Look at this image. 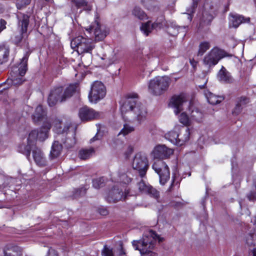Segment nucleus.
I'll return each mask as SVG.
<instances>
[{
  "label": "nucleus",
  "mask_w": 256,
  "mask_h": 256,
  "mask_svg": "<svg viewBox=\"0 0 256 256\" xmlns=\"http://www.w3.org/2000/svg\"><path fill=\"white\" fill-rule=\"evenodd\" d=\"M120 110L122 114L128 112H132L140 122L145 120L147 114L146 106L139 101L138 96L136 93H130L126 96Z\"/></svg>",
  "instance_id": "f257e3e1"
},
{
  "label": "nucleus",
  "mask_w": 256,
  "mask_h": 256,
  "mask_svg": "<svg viewBox=\"0 0 256 256\" xmlns=\"http://www.w3.org/2000/svg\"><path fill=\"white\" fill-rule=\"evenodd\" d=\"M157 239L159 242L162 241V238L154 231L150 230L148 234L144 236L142 238L134 240L132 245L136 250H140L143 256H158L156 253L152 251Z\"/></svg>",
  "instance_id": "f03ea898"
},
{
  "label": "nucleus",
  "mask_w": 256,
  "mask_h": 256,
  "mask_svg": "<svg viewBox=\"0 0 256 256\" xmlns=\"http://www.w3.org/2000/svg\"><path fill=\"white\" fill-rule=\"evenodd\" d=\"M171 80L166 76L156 77L151 80L148 83V92L154 96H160L168 88Z\"/></svg>",
  "instance_id": "7ed1b4c3"
},
{
  "label": "nucleus",
  "mask_w": 256,
  "mask_h": 256,
  "mask_svg": "<svg viewBox=\"0 0 256 256\" xmlns=\"http://www.w3.org/2000/svg\"><path fill=\"white\" fill-rule=\"evenodd\" d=\"M29 55L28 52H26L21 60L20 66L18 70L16 72H13L11 74L10 80L12 85L18 86L21 85L25 81L24 76L28 70V60Z\"/></svg>",
  "instance_id": "20e7f679"
},
{
  "label": "nucleus",
  "mask_w": 256,
  "mask_h": 256,
  "mask_svg": "<svg viewBox=\"0 0 256 256\" xmlns=\"http://www.w3.org/2000/svg\"><path fill=\"white\" fill-rule=\"evenodd\" d=\"M71 46L73 48H77L78 53L91 52L95 46L92 39L86 38L82 36H78L71 42Z\"/></svg>",
  "instance_id": "39448f33"
},
{
  "label": "nucleus",
  "mask_w": 256,
  "mask_h": 256,
  "mask_svg": "<svg viewBox=\"0 0 256 256\" xmlns=\"http://www.w3.org/2000/svg\"><path fill=\"white\" fill-rule=\"evenodd\" d=\"M152 168L158 175L160 184L164 185L170 178V171L166 164L161 160H154Z\"/></svg>",
  "instance_id": "423d86ee"
},
{
  "label": "nucleus",
  "mask_w": 256,
  "mask_h": 256,
  "mask_svg": "<svg viewBox=\"0 0 256 256\" xmlns=\"http://www.w3.org/2000/svg\"><path fill=\"white\" fill-rule=\"evenodd\" d=\"M132 166L133 168L138 172L140 177L144 178L149 167L146 155L142 152L136 154L133 159Z\"/></svg>",
  "instance_id": "0eeeda50"
},
{
  "label": "nucleus",
  "mask_w": 256,
  "mask_h": 256,
  "mask_svg": "<svg viewBox=\"0 0 256 256\" xmlns=\"http://www.w3.org/2000/svg\"><path fill=\"white\" fill-rule=\"evenodd\" d=\"M224 50L218 48H214L204 56L203 62L209 68L216 65L219 60L225 56H232Z\"/></svg>",
  "instance_id": "6e6552de"
},
{
  "label": "nucleus",
  "mask_w": 256,
  "mask_h": 256,
  "mask_svg": "<svg viewBox=\"0 0 256 256\" xmlns=\"http://www.w3.org/2000/svg\"><path fill=\"white\" fill-rule=\"evenodd\" d=\"M17 18L18 20V26L20 28V33L14 36V38H12V40L14 44L18 46L22 42L24 34L27 32L28 26L30 22V16L27 14L20 13L18 14Z\"/></svg>",
  "instance_id": "1a4fd4ad"
},
{
  "label": "nucleus",
  "mask_w": 256,
  "mask_h": 256,
  "mask_svg": "<svg viewBox=\"0 0 256 256\" xmlns=\"http://www.w3.org/2000/svg\"><path fill=\"white\" fill-rule=\"evenodd\" d=\"M106 88L104 84L100 81H95L91 86L88 98L92 102H96L106 96Z\"/></svg>",
  "instance_id": "9d476101"
},
{
  "label": "nucleus",
  "mask_w": 256,
  "mask_h": 256,
  "mask_svg": "<svg viewBox=\"0 0 256 256\" xmlns=\"http://www.w3.org/2000/svg\"><path fill=\"white\" fill-rule=\"evenodd\" d=\"M170 104L174 108V112L176 114H178L183 110L185 105H186L189 109H190L191 105V102H188V100L184 94L174 96L171 98Z\"/></svg>",
  "instance_id": "9b49d317"
},
{
  "label": "nucleus",
  "mask_w": 256,
  "mask_h": 256,
  "mask_svg": "<svg viewBox=\"0 0 256 256\" xmlns=\"http://www.w3.org/2000/svg\"><path fill=\"white\" fill-rule=\"evenodd\" d=\"M87 30L90 32L94 30L96 40H104L107 35V32L105 30L104 26L101 25L100 18L98 14L96 15L94 22L92 23Z\"/></svg>",
  "instance_id": "f8f14e48"
},
{
  "label": "nucleus",
  "mask_w": 256,
  "mask_h": 256,
  "mask_svg": "<svg viewBox=\"0 0 256 256\" xmlns=\"http://www.w3.org/2000/svg\"><path fill=\"white\" fill-rule=\"evenodd\" d=\"M50 128V124H48L46 128H41L39 131L36 130H32L29 134L28 142L34 146L37 139H38L40 141H44L48 137L47 132Z\"/></svg>",
  "instance_id": "ddd939ff"
},
{
  "label": "nucleus",
  "mask_w": 256,
  "mask_h": 256,
  "mask_svg": "<svg viewBox=\"0 0 256 256\" xmlns=\"http://www.w3.org/2000/svg\"><path fill=\"white\" fill-rule=\"evenodd\" d=\"M78 115L82 121H89L98 118L101 114L92 108L84 106L80 108Z\"/></svg>",
  "instance_id": "4468645a"
},
{
  "label": "nucleus",
  "mask_w": 256,
  "mask_h": 256,
  "mask_svg": "<svg viewBox=\"0 0 256 256\" xmlns=\"http://www.w3.org/2000/svg\"><path fill=\"white\" fill-rule=\"evenodd\" d=\"M128 194V190H126L125 191L124 194L121 189L114 186L110 190L107 196V200L109 202H116L122 199L125 200Z\"/></svg>",
  "instance_id": "2eb2a0df"
},
{
  "label": "nucleus",
  "mask_w": 256,
  "mask_h": 256,
  "mask_svg": "<svg viewBox=\"0 0 256 256\" xmlns=\"http://www.w3.org/2000/svg\"><path fill=\"white\" fill-rule=\"evenodd\" d=\"M63 88L58 86L52 89L48 95V102L50 106H55L58 102H64L62 100L63 97Z\"/></svg>",
  "instance_id": "dca6fc26"
},
{
  "label": "nucleus",
  "mask_w": 256,
  "mask_h": 256,
  "mask_svg": "<svg viewBox=\"0 0 256 256\" xmlns=\"http://www.w3.org/2000/svg\"><path fill=\"white\" fill-rule=\"evenodd\" d=\"M173 152L172 149L169 148L164 145H159L154 148L152 154L155 160H156L168 158Z\"/></svg>",
  "instance_id": "f3484780"
},
{
  "label": "nucleus",
  "mask_w": 256,
  "mask_h": 256,
  "mask_svg": "<svg viewBox=\"0 0 256 256\" xmlns=\"http://www.w3.org/2000/svg\"><path fill=\"white\" fill-rule=\"evenodd\" d=\"M164 25V18L163 16H161L160 20H157L152 24H151V22L150 21H148L144 24H142L140 27V30L144 34L148 36L154 28H160Z\"/></svg>",
  "instance_id": "a211bd4d"
},
{
  "label": "nucleus",
  "mask_w": 256,
  "mask_h": 256,
  "mask_svg": "<svg viewBox=\"0 0 256 256\" xmlns=\"http://www.w3.org/2000/svg\"><path fill=\"white\" fill-rule=\"evenodd\" d=\"M32 156L36 164L41 167L46 166V160L42 151L38 148L32 150Z\"/></svg>",
  "instance_id": "6ab92c4d"
},
{
  "label": "nucleus",
  "mask_w": 256,
  "mask_h": 256,
  "mask_svg": "<svg viewBox=\"0 0 256 256\" xmlns=\"http://www.w3.org/2000/svg\"><path fill=\"white\" fill-rule=\"evenodd\" d=\"M46 116V110L42 105L38 106L32 114V120L36 124H38L40 122L44 120Z\"/></svg>",
  "instance_id": "aec40b11"
},
{
  "label": "nucleus",
  "mask_w": 256,
  "mask_h": 256,
  "mask_svg": "<svg viewBox=\"0 0 256 256\" xmlns=\"http://www.w3.org/2000/svg\"><path fill=\"white\" fill-rule=\"evenodd\" d=\"M230 24L234 28H238L242 23H248L250 22V18H245L241 15L238 14H230Z\"/></svg>",
  "instance_id": "412c9836"
},
{
  "label": "nucleus",
  "mask_w": 256,
  "mask_h": 256,
  "mask_svg": "<svg viewBox=\"0 0 256 256\" xmlns=\"http://www.w3.org/2000/svg\"><path fill=\"white\" fill-rule=\"evenodd\" d=\"M80 90L79 84L78 82L70 84L65 90H63V97L62 100L66 101L68 98L72 97L73 94Z\"/></svg>",
  "instance_id": "4be33fe9"
},
{
  "label": "nucleus",
  "mask_w": 256,
  "mask_h": 256,
  "mask_svg": "<svg viewBox=\"0 0 256 256\" xmlns=\"http://www.w3.org/2000/svg\"><path fill=\"white\" fill-rule=\"evenodd\" d=\"M218 76L220 81L224 83L230 84L234 82V79L230 73L224 66H222V69L219 71Z\"/></svg>",
  "instance_id": "5701e85b"
},
{
  "label": "nucleus",
  "mask_w": 256,
  "mask_h": 256,
  "mask_svg": "<svg viewBox=\"0 0 256 256\" xmlns=\"http://www.w3.org/2000/svg\"><path fill=\"white\" fill-rule=\"evenodd\" d=\"M22 249L18 246H12L7 248V250H4L0 256H22Z\"/></svg>",
  "instance_id": "b1692460"
},
{
  "label": "nucleus",
  "mask_w": 256,
  "mask_h": 256,
  "mask_svg": "<svg viewBox=\"0 0 256 256\" xmlns=\"http://www.w3.org/2000/svg\"><path fill=\"white\" fill-rule=\"evenodd\" d=\"M62 150V146L58 140H56L53 143L50 152V158L52 160L58 157Z\"/></svg>",
  "instance_id": "393cba45"
},
{
  "label": "nucleus",
  "mask_w": 256,
  "mask_h": 256,
  "mask_svg": "<svg viewBox=\"0 0 256 256\" xmlns=\"http://www.w3.org/2000/svg\"><path fill=\"white\" fill-rule=\"evenodd\" d=\"M178 145L182 146L189 140L190 132L188 128H183L178 132Z\"/></svg>",
  "instance_id": "a878e982"
},
{
  "label": "nucleus",
  "mask_w": 256,
  "mask_h": 256,
  "mask_svg": "<svg viewBox=\"0 0 256 256\" xmlns=\"http://www.w3.org/2000/svg\"><path fill=\"white\" fill-rule=\"evenodd\" d=\"M10 55V48L4 44L0 45V64L8 61Z\"/></svg>",
  "instance_id": "bb28decb"
},
{
  "label": "nucleus",
  "mask_w": 256,
  "mask_h": 256,
  "mask_svg": "<svg viewBox=\"0 0 256 256\" xmlns=\"http://www.w3.org/2000/svg\"><path fill=\"white\" fill-rule=\"evenodd\" d=\"M218 0H206L205 10L209 13L215 14L218 8Z\"/></svg>",
  "instance_id": "cd10ccee"
},
{
  "label": "nucleus",
  "mask_w": 256,
  "mask_h": 256,
  "mask_svg": "<svg viewBox=\"0 0 256 256\" xmlns=\"http://www.w3.org/2000/svg\"><path fill=\"white\" fill-rule=\"evenodd\" d=\"M214 18V16L212 14L209 13L208 11L204 10L203 12L202 18L200 21V26L202 27L204 26L210 25Z\"/></svg>",
  "instance_id": "c85d7f7f"
},
{
  "label": "nucleus",
  "mask_w": 256,
  "mask_h": 256,
  "mask_svg": "<svg viewBox=\"0 0 256 256\" xmlns=\"http://www.w3.org/2000/svg\"><path fill=\"white\" fill-rule=\"evenodd\" d=\"M94 153V150L91 148L89 149H82L79 151L78 156L80 159L86 160L89 158Z\"/></svg>",
  "instance_id": "c756f323"
},
{
  "label": "nucleus",
  "mask_w": 256,
  "mask_h": 256,
  "mask_svg": "<svg viewBox=\"0 0 256 256\" xmlns=\"http://www.w3.org/2000/svg\"><path fill=\"white\" fill-rule=\"evenodd\" d=\"M132 14L140 20H146L147 18L146 14L138 6H135L132 10Z\"/></svg>",
  "instance_id": "7c9ffc66"
},
{
  "label": "nucleus",
  "mask_w": 256,
  "mask_h": 256,
  "mask_svg": "<svg viewBox=\"0 0 256 256\" xmlns=\"http://www.w3.org/2000/svg\"><path fill=\"white\" fill-rule=\"evenodd\" d=\"M75 135V131H72V136L66 137L65 140L62 142L63 144L67 148H70L73 147L76 144Z\"/></svg>",
  "instance_id": "2f4dec72"
},
{
  "label": "nucleus",
  "mask_w": 256,
  "mask_h": 256,
  "mask_svg": "<svg viewBox=\"0 0 256 256\" xmlns=\"http://www.w3.org/2000/svg\"><path fill=\"white\" fill-rule=\"evenodd\" d=\"M31 144L28 142L27 145L22 144L18 147V151L25 154L28 159L30 158V152L33 148Z\"/></svg>",
  "instance_id": "473e14b6"
},
{
  "label": "nucleus",
  "mask_w": 256,
  "mask_h": 256,
  "mask_svg": "<svg viewBox=\"0 0 256 256\" xmlns=\"http://www.w3.org/2000/svg\"><path fill=\"white\" fill-rule=\"evenodd\" d=\"M192 5L187 8V14L188 15V18L191 20L192 18V14L196 12L198 4L202 0H192Z\"/></svg>",
  "instance_id": "72a5a7b5"
},
{
  "label": "nucleus",
  "mask_w": 256,
  "mask_h": 256,
  "mask_svg": "<svg viewBox=\"0 0 256 256\" xmlns=\"http://www.w3.org/2000/svg\"><path fill=\"white\" fill-rule=\"evenodd\" d=\"M203 117V114L197 108L192 110L190 113V119L198 122L202 121Z\"/></svg>",
  "instance_id": "f704fd0d"
},
{
  "label": "nucleus",
  "mask_w": 256,
  "mask_h": 256,
  "mask_svg": "<svg viewBox=\"0 0 256 256\" xmlns=\"http://www.w3.org/2000/svg\"><path fill=\"white\" fill-rule=\"evenodd\" d=\"M224 99V98L222 96H216L212 93H210L209 96H207L208 101L212 105L220 103Z\"/></svg>",
  "instance_id": "c9c22d12"
},
{
  "label": "nucleus",
  "mask_w": 256,
  "mask_h": 256,
  "mask_svg": "<svg viewBox=\"0 0 256 256\" xmlns=\"http://www.w3.org/2000/svg\"><path fill=\"white\" fill-rule=\"evenodd\" d=\"M141 3L148 10H154L156 8V0H141Z\"/></svg>",
  "instance_id": "e433bc0d"
},
{
  "label": "nucleus",
  "mask_w": 256,
  "mask_h": 256,
  "mask_svg": "<svg viewBox=\"0 0 256 256\" xmlns=\"http://www.w3.org/2000/svg\"><path fill=\"white\" fill-rule=\"evenodd\" d=\"M166 138L171 142L178 145V132L176 130L170 132L166 134Z\"/></svg>",
  "instance_id": "4c0bfd02"
},
{
  "label": "nucleus",
  "mask_w": 256,
  "mask_h": 256,
  "mask_svg": "<svg viewBox=\"0 0 256 256\" xmlns=\"http://www.w3.org/2000/svg\"><path fill=\"white\" fill-rule=\"evenodd\" d=\"M87 188L82 187L76 188L74 190L72 197L73 199L78 198L80 197L83 196L86 194Z\"/></svg>",
  "instance_id": "58836bf2"
},
{
  "label": "nucleus",
  "mask_w": 256,
  "mask_h": 256,
  "mask_svg": "<svg viewBox=\"0 0 256 256\" xmlns=\"http://www.w3.org/2000/svg\"><path fill=\"white\" fill-rule=\"evenodd\" d=\"M54 124L56 131L58 134H63L66 132L69 128L68 126H64L63 127L62 126V122L58 120H56Z\"/></svg>",
  "instance_id": "ea45409f"
},
{
  "label": "nucleus",
  "mask_w": 256,
  "mask_h": 256,
  "mask_svg": "<svg viewBox=\"0 0 256 256\" xmlns=\"http://www.w3.org/2000/svg\"><path fill=\"white\" fill-rule=\"evenodd\" d=\"M137 186L141 193L146 194L148 193L150 184H146L143 180H141L137 183Z\"/></svg>",
  "instance_id": "a19ab883"
},
{
  "label": "nucleus",
  "mask_w": 256,
  "mask_h": 256,
  "mask_svg": "<svg viewBox=\"0 0 256 256\" xmlns=\"http://www.w3.org/2000/svg\"><path fill=\"white\" fill-rule=\"evenodd\" d=\"M246 243L250 246L256 245V234L254 233H249L246 236Z\"/></svg>",
  "instance_id": "79ce46f5"
},
{
  "label": "nucleus",
  "mask_w": 256,
  "mask_h": 256,
  "mask_svg": "<svg viewBox=\"0 0 256 256\" xmlns=\"http://www.w3.org/2000/svg\"><path fill=\"white\" fill-rule=\"evenodd\" d=\"M210 48V44L208 42H201L199 46V50L198 52V56H202Z\"/></svg>",
  "instance_id": "37998d69"
},
{
  "label": "nucleus",
  "mask_w": 256,
  "mask_h": 256,
  "mask_svg": "<svg viewBox=\"0 0 256 256\" xmlns=\"http://www.w3.org/2000/svg\"><path fill=\"white\" fill-rule=\"evenodd\" d=\"M105 184V178L104 177H100L94 179L92 180V184L94 188H100L103 187Z\"/></svg>",
  "instance_id": "c03bdc74"
},
{
  "label": "nucleus",
  "mask_w": 256,
  "mask_h": 256,
  "mask_svg": "<svg viewBox=\"0 0 256 256\" xmlns=\"http://www.w3.org/2000/svg\"><path fill=\"white\" fill-rule=\"evenodd\" d=\"M179 121L185 126H189L190 124V118H188L186 112H182L179 116Z\"/></svg>",
  "instance_id": "a18cd8bd"
},
{
  "label": "nucleus",
  "mask_w": 256,
  "mask_h": 256,
  "mask_svg": "<svg viewBox=\"0 0 256 256\" xmlns=\"http://www.w3.org/2000/svg\"><path fill=\"white\" fill-rule=\"evenodd\" d=\"M112 56H107L106 54H105L104 56L102 58V60H106V63L104 64V65L106 66H108L112 64H113L115 61L116 60V54H114V52H112Z\"/></svg>",
  "instance_id": "49530a36"
},
{
  "label": "nucleus",
  "mask_w": 256,
  "mask_h": 256,
  "mask_svg": "<svg viewBox=\"0 0 256 256\" xmlns=\"http://www.w3.org/2000/svg\"><path fill=\"white\" fill-rule=\"evenodd\" d=\"M149 188L148 190V194L150 195V196L154 198H158L160 197V192L155 188H153L152 186L150 185Z\"/></svg>",
  "instance_id": "de8ad7c7"
},
{
  "label": "nucleus",
  "mask_w": 256,
  "mask_h": 256,
  "mask_svg": "<svg viewBox=\"0 0 256 256\" xmlns=\"http://www.w3.org/2000/svg\"><path fill=\"white\" fill-rule=\"evenodd\" d=\"M250 102L249 98L246 96H240V98H237L236 99V104L242 106V108H244L247 104Z\"/></svg>",
  "instance_id": "09e8293b"
},
{
  "label": "nucleus",
  "mask_w": 256,
  "mask_h": 256,
  "mask_svg": "<svg viewBox=\"0 0 256 256\" xmlns=\"http://www.w3.org/2000/svg\"><path fill=\"white\" fill-rule=\"evenodd\" d=\"M134 130V128L133 127L126 124L124 125L123 128L120 130L118 135L123 134L126 136Z\"/></svg>",
  "instance_id": "8fccbe9b"
},
{
  "label": "nucleus",
  "mask_w": 256,
  "mask_h": 256,
  "mask_svg": "<svg viewBox=\"0 0 256 256\" xmlns=\"http://www.w3.org/2000/svg\"><path fill=\"white\" fill-rule=\"evenodd\" d=\"M118 175L120 180L124 184H129L132 182V178H130L128 174H125L124 172L120 174L118 172Z\"/></svg>",
  "instance_id": "3c124183"
},
{
  "label": "nucleus",
  "mask_w": 256,
  "mask_h": 256,
  "mask_svg": "<svg viewBox=\"0 0 256 256\" xmlns=\"http://www.w3.org/2000/svg\"><path fill=\"white\" fill-rule=\"evenodd\" d=\"M102 254L103 256H114L112 250L108 248L106 245L104 246L102 251Z\"/></svg>",
  "instance_id": "603ef678"
},
{
  "label": "nucleus",
  "mask_w": 256,
  "mask_h": 256,
  "mask_svg": "<svg viewBox=\"0 0 256 256\" xmlns=\"http://www.w3.org/2000/svg\"><path fill=\"white\" fill-rule=\"evenodd\" d=\"M75 6L78 8H80L86 6L88 2L86 0H70Z\"/></svg>",
  "instance_id": "864d4df0"
},
{
  "label": "nucleus",
  "mask_w": 256,
  "mask_h": 256,
  "mask_svg": "<svg viewBox=\"0 0 256 256\" xmlns=\"http://www.w3.org/2000/svg\"><path fill=\"white\" fill-rule=\"evenodd\" d=\"M172 183H171L170 186H169V188L166 190L167 193H170V192H173L174 190V186H178V182L176 181V176H172Z\"/></svg>",
  "instance_id": "5fc2aeb1"
},
{
  "label": "nucleus",
  "mask_w": 256,
  "mask_h": 256,
  "mask_svg": "<svg viewBox=\"0 0 256 256\" xmlns=\"http://www.w3.org/2000/svg\"><path fill=\"white\" fill-rule=\"evenodd\" d=\"M31 0H21L16 4L18 8L20 9L29 4Z\"/></svg>",
  "instance_id": "6e6d98bb"
},
{
  "label": "nucleus",
  "mask_w": 256,
  "mask_h": 256,
  "mask_svg": "<svg viewBox=\"0 0 256 256\" xmlns=\"http://www.w3.org/2000/svg\"><path fill=\"white\" fill-rule=\"evenodd\" d=\"M246 197L250 201L254 202L256 200V190H251L246 194Z\"/></svg>",
  "instance_id": "4d7b16f0"
},
{
  "label": "nucleus",
  "mask_w": 256,
  "mask_h": 256,
  "mask_svg": "<svg viewBox=\"0 0 256 256\" xmlns=\"http://www.w3.org/2000/svg\"><path fill=\"white\" fill-rule=\"evenodd\" d=\"M176 31L173 32L172 30L174 29V28L172 26L168 27V32L170 35L172 36H175L177 35L178 34V31L180 29L182 28V27H180V26H176Z\"/></svg>",
  "instance_id": "13d9d810"
},
{
  "label": "nucleus",
  "mask_w": 256,
  "mask_h": 256,
  "mask_svg": "<svg viewBox=\"0 0 256 256\" xmlns=\"http://www.w3.org/2000/svg\"><path fill=\"white\" fill-rule=\"evenodd\" d=\"M118 252V254L116 256H127L124 252V250L122 244V242H120Z\"/></svg>",
  "instance_id": "bf43d9fd"
},
{
  "label": "nucleus",
  "mask_w": 256,
  "mask_h": 256,
  "mask_svg": "<svg viewBox=\"0 0 256 256\" xmlns=\"http://www.w3.org/2000/svg\"><path fill=\"white\" fill-rule=\"evenodd\" d=\"M242 109L243 108L236 104V106L232 110V114L234 115H238L241 112Z\"/></svg>",
  "instance_id": "052dcab7"
},
{
  "label": "nucleus",
  "mask_w": 256,
  "mask_h": 256,
  "mask_svg": "<svg viewBox=\"0 0 256 256\" xmlns=\"http://www.w3.org/2000/svg\"><path fill=\"white\" fill-rule=\"evenodd\" d=\"M242 109L243 108L236 104V106L232 110V114L234 115H238L241 112Z\"/></svg>",
  "instance_id": "680f3d73"
},
{
  "label": "nucleus",
  "mask_w": 256,
  "mask_h": 256,
  "mask_svg": "<svg viewBox=\"0 0 256 256\" xmlns=\"http://www.w3.org/2000/svg\"><path fill=\"white\" fill-rule=\"evenodd\" d=\"M6 22L2 19H0V33L6 28Z\"/></svg>",
  "instance_id": "e2e57ef3"
},
{
  "label": "nucleus",
  "mask_w": 256,
  "mask_h": 256,
  "mask_svg": "<svg viewBox=\"0 0 256 256\" xmlns=\"http://www.w3.org/2000/svg\"><path fill=\"white\" fill-rule=\"evenodd\" d=\"M98 213L102 216H106L108 214V211L106 208H102L98 209Z\"/></svg>",
  "instance_id": "0e129e2a"
},
{
  "label": "nucleus",
  "mask_w": 256,
  "mask_h": 256,
  "mask_svg": "<svg viewBox=\"0 0 256 256\" xmlns=\"http://www.w3.org/2000/svg\"><path fill=\"white\" fill-rule=\"evenodd\" d=\"M100 138H101V136H100L98 134H96L94 138H92L90 139V143L93 142H94L96 140H100Z\"/></svg>",
  "instance_id": "69168bd1"
},
{
  "label": "nucleus",
  "mask_w": 256,
  "mask_h": 256,
  "mask_svg": "<svg viewBox=\"0 0 256 256\" xmlns=\"http://www.w3.org/2000/svg\"><path fill=\"white\" fill-rule=\"evenodd\" d=\"M48 256H58V254L54 250H49Z\"/></svg>",
  "instance_id": "338daca9"
},
{
  "label": "nucleus",
  "mask_w": 256,
  "mask_h": 256,
  "mask_svg": "<svg viewBox=\"0 0 256 256\" xmlns=\"http://www.w3.org/2000/svg\"><path fill=\"white\" fill-rule=\"evenodd\" d=\"M190 63L194 68H195L198 62L194 60V59H192L190 60Z\"/></svg>",
  "instance_id": "774afa93"
}]
</instances>
